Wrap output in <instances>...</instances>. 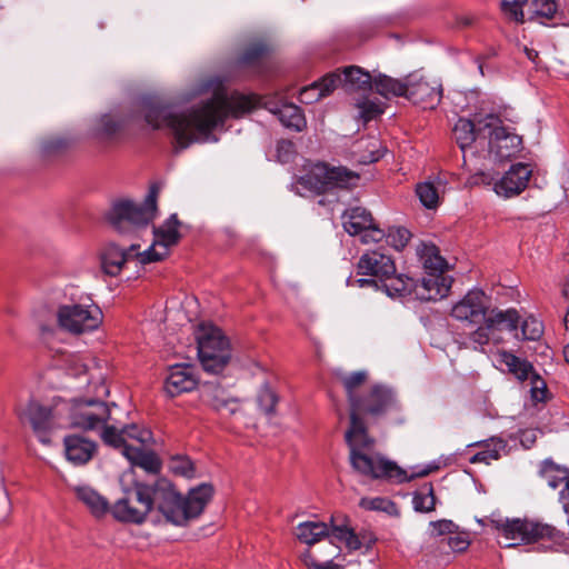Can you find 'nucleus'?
<instances>
[{"label": "nucleus", "mask_w": 569, "mask_h": 569, "mask_svg": "<svg viewBox=\"0 0 569 569\" xmlns=\"http://www.w3.org/2000/svg\"><path fill=\"white\" fill-rule=\"evenodd\" d=\"M258 104L256 94L217 90L210 99L181 112L153 98L142 100L141 111L152 129H168L176 149L183 150L194 142L209 141L212 131L223 127L228 118H241Z\"/></svg>", "instance_id": "nucleus-1"}, {"label": "nucleus", "mask_w": 569, "mask_h": 569, "mask_svg": "<svg viewBox=\"0 0 569 569\" xmlns=\"http://www.w3.org/2000/svg\"><path fill=\"white\" fill-rule=\"evenodd\" d=\"M212 495L213 487L209 483H201L190 489L188 496L183 498L164 479L157 481L153 486L136 482L111 506V515L120 522L141 525L156 506L158 512L168 522L183 526L202 513Z\"/></svg>", "instance_id": "nucleus-2"}, {"label": "nucleus", "mask_w": 569, "mask_h": 569, "mask_svg": "<svg viewBox=\"0 0 569 569\" xmlns=\"http://www.w3.org/2000/svg\"><path fill=\"white\" fill-rule=\"evenodd\" d=\"M397 405L392 390L382 385H375L363 392L355 403L350 406V426L345 439L350 449V463L356 471H373V462H383L377 458H370L375 439L368 435L367 426L360 415L379 417Z\"/></svg>", "instance_id": "nucleus-3"}, {"label": "nucleus", "mask_w": 569, "mask_h": 569, "mask_svg": "<svg viewBox=\"0 0 569 569\" xmlns=\"http://www.w3.org/2000/svg\"><path fill=\"white\" fill-rule=\"evenodd\" d=\"M111 419V411L108 403L96 399H77L73 401L70 413V427L84 431L96 430L100 427L102 441L113 448L120 449L123 455V448L130 447L126 442L123 428L119 430L114 426H108Z\"/></svg>", "instance_id": "nucleus-4"}, {"label": "nucleus", "mask_w": 569, "mask_h": 569, "mask_svg": "<svg viewBox=\"0 0 569 569\" xmlns=\"http://www.w3.org/2000/svg\"><path fill=\"white\" fill-rule=\"evenodd\" d=\"M498 530V537L505 539L499 540L500 545L510 548L521 543H548V547L562 546L565 535L556 527L528 520V519H497L491 520Z\"/></svg>", "instance_id": "nucleus-5"}, {"label": "nucleus", "mask_w": 569, "mask_h": 569, "mask_svg": "<svg viewBox=\"0 0 569 569\" xmlns=\"http://www.w3.org/2000/svg\"><path fill=\"white\" fill-rule=\"evenodd\" d=\"M360 182V174L345 166H331L317 162L291 184V190L299 194L302 191L322 194L335 189L351 190Z\"/></svg>", "instance_id": "nucleus-6"}, {"label": "nucleus", "mask_w": 569, "mask_h": 569, "mask_svg": "<svg viewBox=\"0 0 569 569\" xmlns=\"http://www.w3.org/2000/svg\"><path fill=\"white\" fill-rule=\"evenodd\" d=\"M158 190L152 187L142 203L129 199L116 200L107 213V220L120 234H132L147 227L157 213Z\"/></svg>", "instance_id": "nucleus-7"}, {"label": "nucleus", "mask_w": 569, "mask_h": 569, "mask_svg": "<svg viewBox=\"0 0 569 569\" xmlns=\"http://www.w3.org/2000/svg\"><path fill=\"white\" fill-rule=\"evenodd\" d=\"M296 537L300 542L308 546H312L322 538L328 537L331 539V542L333 540L343 542L350 551L358 550L363 546L370 548L376 541L371 533L357 535L345 522L337 523L336 517H331L330 525L322 521L301 522L296 527Z\"/></svg>", "instance_id": "nucleus-8"}, {"label": "nucleus", "mask_w": 569, "mask_h": 569, "mask_svg": "<svg viewBox=\"0 0 569 569\" xmlns=\"http://www.w3.org/2000/svg\"><path fill=\"white\" fill-rule=\"evenodd\" d=\"M196 339L203 370L213 375L221 373L231 359L229 339L220 328L207 323L198 327Z\"/></svg>", "instance_id": "nucleus-9"}, {"label": "nucleus", "mask_w": 569, "mask_h": 569, "mask_svg": "<svg viewBox=\"0 0 569 569\" xmlns=\"http://www.w3.org/2000/svg\"><path fill=\"white\" fill-rule=\"evenodd\" d=\"M479 133H487L488 149L498 160L517 157L522 150V138L502 120L489 114L480 122Z\"/></svg>", "instance_id": "nucleus-10"}, {"label": "nucleus", "mask_w": 569, "mask_h": 569, "mask_svg": "<svg viewBox=\"0 0 569 569\" xmlns=\"http://www.w3.org/2000/svg\"><path fill=\"white\" fill-rule=\"evenodd\" d=\"M102 320L101 309L92 301L61 305L57 310L59 327L72 335L94 331Z\"/></svg>", "instance_id": "nucleus-11"}, {"label": "nucleus", "mask_w": 569, "mask_h": 569, "mask_svg": "<svg viewBox=\"0 0 569 569\" xmlns=\"http://www.w3.org/2000/svg\"><path fill=\"white\" fill-rule=\"evenodd\" d=\"M64 403L47 407L38 401L31 400L23 417L28 419L38 440L43 445L51 443V433L59 428L63 427L62 411Z\"/></svg>", "instance_id": "nucleus-12"}, {"label": "nucleus", "mask_w": 569, "mask_h": 569, "mask_svg": "<svg viewBox=\"0 0 569 569\" xmlns=\"http://www.w3.org/2000/svg\"><path fill=\"white\" fill-rule=\"evenodd\" d=\"M442 83L436 78H428L420 71L407 76L406 98L423 109H435L442 99Z\"/></svg>", "instance_id": "nucleus-13"}, {"label": "nucleus", "mask_w": 569, "mask_h": 569, "mask_svg": "<svg viewBox=\"0 0 569 569\" xmlns=\"http://www.w3.org/2000/svg\"><path fill=\"white\" fill-rule=\"evenodd\" d=\"M518 319H520V317L515 309H508L506 311L491 310L488 319L482 321L483 326H479L475 331H472L462 343L467 348H471L473 350H483V347L490 341L491 329L503 328L509 331L516 330Z\"/></svg>", "instance_id": "nucleus-14"}, {"label": "nucleus", "mask_w": 569, "mask_h": 569, "mask_svg": "<svg viewBox=\"0 0 569 569\" xmlns=\"http://www.w3.org/2000/svg\"><path fill=\"white\" fill-rule=\"evenodd\" d=\"M343 229L350 236H361L363 243L379 242L385 237V230L380 229L370 211L362 207L347 209L342 214Z\"/></svg>", "instance_id": "nucleus-15"}, {"label": "nucleus", "mask_w": 569, "mask_h": 569, "mask_svg": "<svg viewBox=\"0 0 569 569\" xmlns=\"http://www.w3.org/2000/svg\"><path fill=\"white\" fill-rule=\"evenodd\" d=\"M489 298L482 290H470L451 309V316L460 321H467L472 325H481L488 319Z\"/></svg>", "instance_id": "nucleus-16"}, {"label": "nucleus", "mask_w": 569, "mask_h": 569, "mask_svg": "<svg viewBox=\"0 0 569 569\" xmlns=\"http://www.w3.org/2000/svg\"><path fill=\"white\" fill-rule=\"evenodd\" d=\"M371 458H377L382 460L383 462H373L372 469L373 471H358L359 473L363 476H368L372 479H386L393 481L396 483H402L410 481L415 478L426 477L433 470H436L437 466H428L423 468H416L415 471H412L411 475H408L406 470L400 468L395 461H391L383 457L380 453H375Z\"/></svg>", "instance_id": "nucleus-17"}, {"label": "nucleus", "mask_w": 569, "mask_h": 569, "mask_svg": "<svg viewBox=\"0 0 569 569\" xmlns=\"http://www.w3.org/2000/svg\"><path fill=\"white\" fill-rule=\"evenodd\" d=\"M396 272V266L390 256L378 250L366 251L357 262V274L369 276L379 283Z\"/></svg>", "instance_id": "nucleus-18"}, {"label": "nucleus", "mask_w": 569, "mask_h": 569, "mask_svg": "<svg viewBox=\"0 0 569 569\" xmlns=\"http://www.w3.org/2000/svg\"><path fill=\"white\" fill-rule=\"evenodd\" d=\"M532 170L529 164L516 163L495 183L498 196L511 198L520 194L528 186Z\"/></svg>", "instance_id": "nucleus-19"}, {"label": "nucleus", "mask_w": 569, "mask_h": 569, "mask_svg": "<svg viewBox=\"0 0 569 569\" xmlns=\"http://www.w3.org/2000/svg\"><path fill=\"white\" fill-rule=\"evenodd\" d=\"M451 278L443 272H428L427 277L416 280L415 298L421 301H436L448 296Z\"/></svg>", "instance_id": "nucleus-20"}, {"label": "nucleus", "mask_w": 569, "mask_h": 569, "mask_svg": "<svg viewBox=\"0 0 569 569\" xmlns=\"http://www.w3.org/2000/svg\"><path fill=\"white\" fill-rule=\"evenodd\" d=\"M197 386L193 368L189 365H174L170 367L164 381V391L169 397L189 392Z\"/></svg>", "instance_id": "nucleus-21"}, {"label": "nucleus", "mask_w": 569, "mask_h": 569, "mask_svg": "<svg viewBox=\"0 0 569 569\" xmlns=\"http://www.w3.org/2000/svg\"><path fill=\"white\" fill-rule=\"evenodd\" d=\"M140 244L131 243L128 249H121L114 243L108 244L101 253V267L104 273L111 277L118 276L124 263L133 258V252Z\"/></svg>", "instance_id": "nucleus-22"}, {"label": "nucleus", "mask_w": 569, "mask_h": 569, "mask_svg": "<svg viewBox=\"0 0 569 569\" xmlns=\"http://www.w3.org/2000/svg\"><path fill=\"white\" fill-rule=\"evenodd\" d=\"M539 473L553 489L565 483V488L560 491V497L563 500L566 511L569 512V470L547 459L542 461Z\"/></svg>", "instance_id": "nucleus-23"}, {"label": "nucleus", "mask_w": 569, "mask_h": 569, "mask_svg": "<svg viewBox=\"0 0 569 569\" xmlns=\"http://www.w3.org/2000/svg\"><path fill=\"white\" fill-rule=\"evenodd\" d=\"M63 442L67 459L79 466L91 460L97 449L93 441L77 435L67 436Z\"/></svg>", "instance_id": "nucleus-24"}, {"label": "nucleus", "mask_w": 569, "mask_h": 569, "mask_svg": "<svg viewBox=\"0 0 569 569\" xmlns=\"http://www.w3.org/2000/svg\"><path fill=\"white\" fill-rule=\"evenodd\" d=\"M201 398L204 403L219 412L233 415L239 410L238 401L226 395V391L214 385H206L201 390Z\"/></svg>", "instance_id": "nucleus-25"}, {"label": "nucleus", "mask_w": 569, "mask_h": 569, "mask_svg": "<svg viewBox=\"0 0 569 569\" xmlns=\"http://www.w3.org/2000/svg\"><path fill=\"white\" fill-rule=\"evenodd\" d=\"M77 499L82 502L91 515L96 518H101L108 512H111V506L107 498L101 496L97 490L90 486H77L73 489Z\"/></svg>", "instance_id": "nucleus-26"}, {"label": "nucleus", "mask_w": 569, "mask_h": 569, "mask_svg": "<svg viewBox=\"0 0 569 569\" xmlns=\"http://www.w3.org/2000/svg\"><path fill=\"white\" fill-rule=\"evenodd\" d=\"M483 119L479 120L477 124H475L471 120L460 118L452 130L453 138L461 149L463 153V158H466V151L467 148H471L473 142H476L478 139L487 138V133H479V127L480 122Z\"/></svg>", "instance_id": "nucleus-27"}, {"label": "nucleus", "mask_w": 569, "mask_h": 569, "mask_svg": "<svg viewBox=\"0 0 569 569\" xmlns=\"http://www.w3.org/2000/svg\"><path fill=\"white\" fill-rule=\"evenodd\" d=\"M379 290L392 298H415L416 279L395 272L380 282Z\"/></svg>", "instance_id": "nucleus-28"}, {"label": "nucleus", "mask_w": 569, "mask_h": 569, "mask_svg": "<svg viewBox=\"0 0 569 569\" xmlns=\"http://www.w3.org/2000/svg\"><path fill=\"white\" fill-rule=\"evenodd\" d=\"M123 457H126L132 466L140 467L148 472L157 473L160 471L161 462L153 451L132 446L124 447Z\"/></svg>", "instance_id": "nucleus-29"}, {"label": "nucleus", "mask_w": 569, "mask_h": 569, "mask_svg": "<svg viewBox=\"0 0 569 569\" xmlns=\"http://www.w3.org/2000/svg\"><path fill=\"white\" fill-rule=\"evenodd\" d=\"M533 0H502L500 8L502 13L511 21L523 23L532 21Z\"/></svg>", "instance_id": "nucleus-30"}, {"label": "nucleus", "mask_w": 569, "mask_h": 569, "mask_svg": "<svg viewBox=\"0 0 569 569\" xmlns=\"http://www.w3.org/2000/svg\"><path fill=\"white\" fill-rule=\"evenodd\" d=\"M180 221L176 213L171 214L164 223L153 229L156 244L163 246L167 250L176 246L180 240V232L178 230Z\"/></svg>", "instance_id": "nucleus-31"}, {"label": "nucleus", "mask_w": 569, "mask_h": 569, "mask_svg": "<svg viewBox=\"0 0 569 569\" xmlns=\"http://www.w3.org/2000/svg\"><path fill=\"white\" fill-rule=\"evenodd\" d=\"M375 91L385 97H405L407 94V77L403 80L395 79L386 74H379L373 79Z\"/></svg>", "instance_id": "nucleus-32"}, {"label": "nucleus", "mask_w": 569, "mask_h": 569, "mask_svg": "<svg viewBox=\"0 0 569 569\" xmlns=\"http://www.w3.org/2000/svg\"><path fill=\"white\" fill-rule=\"evenodd\" d=\"M417 253L422 267L428 272H445L447 261L440 256L439 249L432 243H421L417 248Z\"/></svg>", "instance_id": "nucleus-33"}, {"label": "nucleus", "mask_w": 569, "mask_h": 569, "mask_svg": "<svg viewBox=\"0 0 569 569\" xmlns=\"http://www.w3.org/2000/svg\"><path fill=\"white\" fill-rule=\"evenodd\" d=\"M272 112L286 128L301 131L306 127V118L301 109L293 103H282Z\"/></svg>", "instance_id": "nucleus-34"}, {"label": "nucleus", "mask_w": 569, "mask_h": 569, "mask_svg": "<svg viewBox=\"0 0 569 569\" xmlns=\"http://www.w3.org/2000/svg\"><path fill=\"white\" fill-rule=\"evenodd\" d=\"M343 84L350 90L370 91L373 89V80L369 72L361 68L350 66L343 69Z\"/></svg>", "instance_id": "nucleus-35"}, {"label": "nucleus", "mask_w": 569, "mask_h": 569, "mask_svg": "<svg viewBox=\"0 0 569 569\" xmlns=\"http://www.w3.org/2000/svg\"><path fill=\"white\" fill-rule=\"evenodd\" d=\"M500 363L506 366L509 372L521 381L527 380L531 375H535L533 367L528 360L521 359L511 352H501Z\"/></svg>", "instance_id": "nucleus-36"}, {"label": "nucleus", "mask_w": 569, "mask_h": 569, "mask_svg": "<svg viewBox=\"0 0 569 569\" xmlns=\"http://www.w3.org/2000/svg\"><path fill=\"white\" fill-rule=\"evenodd\" d=\"M368 379L366 371H355L341 378L342 386L346 390L349 406L355 403L363 393L362 387Z\"/></svg>", "instance_id": "nucleus-37"}, {"label": "nucleus", "mask_w": 569, "mask_h": 569, "mask_svg": "<svg viewBox=\"0 0 569 569\" xmlns=\"http://www.w3.org/2000/svg\"><path fill=\"white\" fill-rule=\"evenodd\" d=\"M412 503L415 510L419 512H430L435 510L436 497L432 483H423L417 491H415Z\"/></svg>", "instance_id": "nucleus-38"}, {"label": "nucleus", "mask_w": 569, "mask_h": 569, "mask_svg": "<svg viewBox=\"0 0 569 569\" xmlns=\"http://www.w3.org/2000/svg\"><path fill=\"white\" fill-rule=\"evenodd\" d=\"M268 49L263 43H252L238 58L237 64L242 68L260 67Z\"/></svg>", "instance_id": "nucleus-39"}, {"label": "nucleus", "mask_w": 569, "mask_h": 569, "mask_svg": "<svg viewBox=\"0 0 569 569\" xmlns=\"http://www.w3.org/2000/svg\"><path fill=\"white\" fill-rule=\"evenodd\" d=\"M519 321L517 322V325ZM513 331L516 332L515 336L517 338L535 341L541 337L543 332V326L542 322L539 321L537 318L529 316L521 321L520 332H518V328Z\"/></svg>", "instance_id": "nucleus-40"}, {"label": "nucleus", "mask_w": 569, "mask_h": 569, "mask_svg": "<svg viewBox=\"0 0 569 569\" xmlns=\"http://www.w3.org/2000/svg\"><path fill=\"white\" fill-rule=\"evenodd\" d=\"M535 6H532V21L537 20L538 22L546 24L547 21L552 20L557 12L558 7L555 0H533Z\"/></svg>", "instance_id": "nucleus-41"}, {"label": "nucleus", "mask_w": 569, "mask_h": 569, "mask_svg": "<svg viewBox=\"0 0 569 569\" xmlns=\"http://www.w3.org/2000/svg\"><path fill=\"white\" fill-rule=\"evenodd\" d=\"M470 545L469 535L465 531H455V533L441 538L439 540V548L442 551H446V547L452 552H462L467 550Z\"/></svg>", "instance_id": "nucleus-42"}, {"label": "nucleus", "mask_w": 569, "mask_h": 569, "mask_svg": "<svg viewBox=\"0 0 569 569\" xmlns=\"http://www.w3.org/2000/svg\"><path fill=\"white\" fill-rule=\"evenodd\" d=\"M169 469L176 476L191 479L196 476V468L191 459L187 456L177 455L169 460Z\"/></svg>", "instance_id": "nucleus-43"}, {"label": "nucleus", "mask_w": 569, "mask_h": 569, "mask_svg": "<svg viewBox=\"0 0 569 569\" xmlns=\"http://www.w3.org/2000/svg\"><path fill=\"white\" fill-rule=\"evenodd\" d=\"M416 193L426 208L432 209L438 206L439 191L433 182L426 181L419 183L416 188Z\"/></svg>", "instance_id": "nucleus-44"}, {"label": "nucleus", "mask_w": 569, "mask_h": 569, "mask_svg": "<svg viewBox=\"0 0 569 569\" xmlns=\"http://www.w3.org/2000/svg\"><path fill=\"white\" fill-rule=\"evenodd\" d=\"M122 123L110 114H103L94 128V136L100 139L113 137L120 129Z\"/></svg>", "instance_id": "nucleus-45"}, {"label": "nucleus", "mask_w": 569, "mask_h": 569, "mask_svg": "<svg viewBox=\"0 0 569 569\" xmlns=\"http://www.w3.org/2000/svg\"><path fill=\"white\" fill-rule=\"evenodd\" d=\"M411 233L408 229L402 227H390L388 231H385L386 242L395 248L396 250H402L409 242Z\"/></svg>", "instance_id": "nucleus-46"}, {"label": "nucleus", "mask_w": 569, "mask_h": 569, "mask_svg": "<svg viewBox=\"0 0 569 569\" xmlns=\"http://www.w3.org/2000/svg\"><path fill=\"white\" fill-rule=\"evenodd\" d=\"M168 254L169 250H167L163 246L156 244V240H153L151 247H149L143 252H138V250L133 252V257L138 258L141 264L161 261Z\"/></svg>", "instance_id": "nucleus-47"}, {"label": "nucleus", "mask_w": 569, "mask_h": 569, "mask_svg": "<svg viewBox=\"0 0 569 569\" xmlns=\"http://www.w3.org/2000/svg\"><path fill=\"white\" fill-rule=\"evenodd\" d=\"M257 401L266 415H271L274 412L278 397L268 383H263L258 392Z\"/></svg>", "instance_id": "nucleus-48"}, {"label": "nucleus", "mask_w": 569, "mask_h": 569, "mask_svg": "<svg viewBox=\"0 0 569 569\" xmlns=\"http://www.w3.org/2000/svg\"><path fill=\"white\" fill-rule=\"evenodd\" d=\"M300 559L307 569H343V566L335 563L332 559L320 561L309 549L301 553Z\"/></svg>", "instance_id": "nucleus-49"}, {"label": "nucleus", "mask_w": 569, "mask_h": 569, "mask_svg": "<svg viewBox=\"0 0 569 569\" xmlns=\"http://www.w3.org/2000/svg\"><path fill=\"white\" fill-rule=\"evenodd\" d=\"M356 106L359 109L360 118L365 123L373 120L382 113V109L379 103L369 99L359 100Z\"/></svg>", "instance_id": "nucleus-50"}, {"label": "nucleus", "mask_w": 569, "mask_h": 569, "mask_svg": "<svg viewBox=\"0 0 569 569\" xmlns=\"http://www.w3.org/2000/svg\"><path fill=\"white\" fill-rule=\"evenodd\" d=\"M359 505L366 510L386 511L389 513L396 507L395 502L388 498L382 497L362 498Z\"/></svg>", "instance_id": "nucleus-51"}, {"label": "nucleus", "mask_w": 569, "mask_h": 569, "mask_svg": "<svg viewBox=\"0 0 569 569\" xmlns=\"http://www.w3.org/2000/svg\"><path fill=\"white\" fill-rule=\"evenodd\" d=\"M316 84L319 86V90H321V93L325 97L329 96L333 92L336 88H338L339 84L343 82L342 76L332 72L323 76L319 81H315Z\"/></svg>", "instance_id": "nucleus-52"}, {"label": "nucleus", "mask_w": 569, "mask_h": 569, "mask_svg": "<svg viewBox=\"0 0 569 569\" xmlns=\"http://www.w3.org/2000/svg\"><path fill=\"white\" fill-rule=\"evenodd\" d=\"M429 526L431 528V536L439 537L440 539L455 533V531L458 529V526L448 519L431 521Z\"/></svg>", "instance_id": "nucleus-53"}, {"label": "nucleus", "mask_w": 569, "mask_h": 569, "mask_svg": "<svg viewBox=\"0 0 569 569\" xmlns=\"http://www.w3.org/2000/svg\"><path fill=\"white\" fill-rule=\"evenodd\" d=\"M70 146V140L63 137H53L44 140L41 144L42 152L46 156L62 152Z\"/></svg>", "instance_id": "nucleus-54"}, {"label": "nucleus", "mask_w": 569, "mask_h": 569, "mask_svg": "<svg viewBox=\"0 0 569 569\" xmlns=\"http://www.w3.org/2000/svg\"><path fill=\"white\" fill-rule=\"evenodd\" d=\"M506 448V442L501 439L493 441L492 449H486L478 453H476L472 458L473 462H486L488 463L490 460H498L500 458V450Z\"/></svg>", "instance_id": "nucleus-55"}, {"label": "nucleus", "mask_w": 569, "mask_h": 569, "mask_svg": "<svg viewBox=\"0 0 569 569\" xmlns=\"http://www.w3.org/2000/svg\"><path fill=\"white\" fill-rule=\"evenodd\" d=\"M123 432L127 438L137 440L141 445H147L152 441V432L149 429L140 428L137 425L123 427Z\"/></svg>", "instance_id": "nucleus-56"}, {"label": "nucleus", "mask_w": 569, "mask_h": 569, "mask_svg": "<svg viewBox=\"0 0 569 569\" xmlns=\"http://www.w3.org/2000/svg\"><path fill=\"white\" fill-rule=\"evenodd\" d=\"M277 159L281 163H289L296 154L295 143L290 140H280L276 147Z\"/></svg>", "instance_id": "nucleus-57"}, {"label": "nucleus", "mask_w": 569, "mask_h": 569, "mask_svg": "<svg viewBox=\"0 0 569 569\" xmlns=\"http://www.w3.org/2000/svg\"><path fill=\"white\" fill-rule=\"evenodd\" d=\"M89 370V363L80 356L72 357L67 367V373L73 377L87 376Z\"/></svg>", "instance_id": "nucleus-58"}, {"label": "nucleus", "mask_w": 569, "mask_h": 569, "mask_svg": "<svg viewBox=\"0 0 569 569\" xmlns=\"http://www.w3.org/2000/svg\"><path fill=\"white\" fill-rule=\"evenodd\" d=\"M321 98H323V96L321 93V90H319V86L316 84V82L302 88L299 92L300 102L306 103V104H311L313 102H317Z\"/></svg>", "instance_id": "nucleus-59"}, {"label": "nucleus", "mask_w": 569, "mask_h": 569, "mask_svg": "<svg viewBox=\"0 0 569 569\" xmlns=\"http://www.w3.org/2000/svg\"><path fill=\"white\" fill-rule=\"evenodd\" d=\"M346 284L352 288H370L372 290L379 291V280L370 277V278H357L353 276H349L346 280Z\"/></svg>", "instance_id": "nucleus-60"}, {"label": "nucleus", "mask_w": 569, "mask_h": 569, "mask_svg": "<svg viewBox=\"0 0 569 569\" xmlns=\"http://www.w3.org/2000/svg\"><path fill=\"white\" fill-rule=\"evenodd\" d=\"M533 386L531 388V396L536 401H543L546 398L547 388L545 382L536 375H533Z\"/></svg>", "instance_id": "nucleus-61"}, {"label": "nucleus", "mask_w": 569, "mask_h": 569, "mask_svg": "<svg viewBox=\"0 0 569 569\" xmlns=\"http://www.w3.org/2000/svg\"><path fill=\"white\" fill-rule=\"evenodd\" d=\"M523 52L528 60H530L532 63L538 64L539 63V52L532 48H528L527 46H523Z\"/></svg>", "instance_id": "nucleus-62"}, {"label": "nucleus", "mask_w": 569, "mask_h": 569, "mask_svg": "<svg viewBox=\"0 0 569 569\" xmlns=\"http://www.w3.org/2000/svg\"><path fill=\"white\" fill-rule=\"evenodd\" d=\"M386 149H375L370 151V156L368 157L369 162H376L383 157Z\"/></svg>", "instance_id": "nucleus-63"}, {"label": "nucleus", "mask_w": 569, "mask_h": 569, "mask_svg": "<svg viewBox=\"0 0 569 569\" xmlns=\"http://www.w3.org/2000/svg\"><path fill=\"white\" fill-rule=\"evenodd\" d=\"M561 291L563 297L569 298V277L566 279Z\"/></svg>", "instance_id": "nucleus-64"}]
</instances>
